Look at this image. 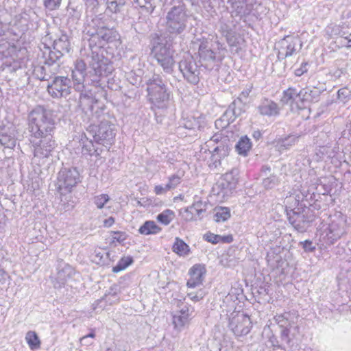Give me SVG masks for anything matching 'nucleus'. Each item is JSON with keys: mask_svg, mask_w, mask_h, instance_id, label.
<instances>
[{"mask_svg": "<svg viewBox=\"0 0 351 351\" xmlns=\"http://www.w3.org/2000/svg\"><path fill=\"white\" fill-rule=\"evenodd\" d=\"M27 121L31 136L40 139L34 147V156L49 157L56 145L52 139L56 124L54 112L43 106H37L28 114Z\"/></svg>", "mask_w": 351, "mask_h": 351, "instance_id": "f257e3e1", "label": "nucleus"}, {"mask_svg": "<svg viewBox=\"0 0 351 351\" xmlns=\"http://www.w3.org/2000/svg\"><path fill=\"white\" fill-rule=\"evenodd\" d=\"M85 32L90 36V47L94 45L102 48L106 44L119 39L118 32L108 27L106 22L99 16H97L91 20L85 29Z\"/></svg>", "mask_w": 351, "mask_h": 351, "instance_id": "f03ea898", "label": "nucleus"}, {"mask_svg": "<svg viewBox=\"0 0 351 351\" xmlns=\"http://www.w3.org/2000/svg\"><path fill=\"white\" fill-rule=\"evenodd\" d=\"M231 147L232 144L228 137L219 133L214 134L205 143L202 150L205 149L206 152L208 149L210 154L208 161L210 169H217L221 165L222 160L229 155Z\"/></svg>", "mask_w": 351, "mask_h": 351, "instance_id": "7ed1b4c3", "label": "nucleus"}, {"mask_svg": "<svg viewBox=\"0 0 351 351\" xmlns=\"http://www.w3.org/2000/svg\"><path fill=\"white\" fill-rule=\"evenodd\" d=\"M151 54L166 73H173L176 63L174 51L165 39L158 37L154 40Z\"/></svg>", "mask_w": 351, "mask_h": 351, "instance_id": "20e7f679", "label": "nucleus"}, {"mask_svg": "<svg viewBox=\"0 0 351 351\" xmlns=\"http://www.w3.org/2000/svg\"><path fill=\"white\" fill-rule=\"evenodd\" d=\"M187 21L185 5L179 3L178 5H173L167 14L166 29L171 34H180L185 30Z\"/></svg>", "mask_w": 351, "mask_h": 351, "instance_id": "39448f33", "label": "nucleus"}, {"mask_svg": "<svg viewBox=\"0 0 351 351\" xmlns=\"http://www.w3.org/2000/svg\"><path fill=\"white\" fill-rule=\"evenodd\" d=\"M147 84V90L152 104L158 108H165L169 99V93L161 77L154 75Z\"/></svg>", "mask_w": 351, "mask_h": 351, "instance_id": "423d86ee", "label": "nucleus"}, {"mask_svg": "<svg viewBox=\"0 0 351 351\" xmlns=\"http://www.w3.org/2000/svg\"><path fill=\"white\" fill-rule=\"evenodd\" d=\"M91 53L88 56V64L95 76H107L112 71V65L107 58L100 54L101 47L92 45Z\"/></svg>", "mask_w": 351, "mask_h": 351, "instance_id": "0eeeda50", "label": "nucleus"}, {"mask_svg": "<svg viewBox=\"0 0 351 351\" xmlns=\"http://www.w3.org/2000/svg\"><path fill=\"white\" fill-rule=\"evenodd\" d=\"M346 216L341 213H336L331 217L328 232L324 237L326 242L329 245L334 244L346 233Z\"/></svg>", "mask_w": 351, "mask_h": 351, "instance_id": "6e6552de", "label": "nucleus"}, {"mask_svg": "<svg viewBox=\"0 0 351 351\" xmlns=\"http://www.w3.org/2000/svg\"><path fill=\"white\" fill-rule=\"evenodd\" d=\"M252 327L250 317L241 312L232 313L229 317L228 328L237 337L247 335Z\"/></svg>", "mask_w": 351, "mask_h": 351, "instance_id": "1a4fd4ad", "label": "nucleus"}, {"mask_svg": "<svg viewBox=\"0 0 351 351\" xmlns=\"http://www.w3.org/2000/svg\"><path fill=\"white\" fill-rule=\"evenodd\" d=\"M79 181L80 173L75 168L62 169L58 176V191L62 195L71 192L72 188L75 186Z\"/></svg>", "mask_w": 351, "mask_h": 351, "instance_id": "9d476101", "label": "nucleus"}, {"mask_svg": "<svg viewBox=\"0 0 351 351\" xmlns=\"http://www.w3.org/2000/svg\"><path fill=\"white\" fill-rule=\"evenodd\" d=\"M179 70L190 84H197L200 80V68L193 58L187 55L179 62Z\"/></svg>", "mask_w": 351, "mask_h": 351, "instance_id": "9b49d317", "label": "nucleus"}, {"mask_svg": "<svg viewBox=\"0 0 351 351\" xmlns=\"http://www.w3.org/2000/svg\"><path fill=\"white\" fill-rule=\"evenodd\" d=\"M80 277L78 273L71 265L63 263L58 268L56 276L53 280V286L56 289H60L65 285L73 287V282Z\"/></svg>", "mask_w": 351, "mask_h": 351, "instance_id": "f8f14e48", "label": "nucleus"}, {"mask_svg": "<svg viewBox=\"0 0 351 351\" xmlns=\"http://www.w3.org/2000/svg\"><path fill=\"white\" fill-rule=\"evenodd\" d=\"M279 45L278 57L279 59H284L300 51L302 49L303 42L298 35H287L279 41Z\"/></svg>", "mask_w": 351, "mask_h": 351, "instance_id": "ddd939ff", "label": "nucleus"}, {"mask_svg": "<svg viewBox=\"0 0 351 351\" xmlns=\"http://www.w3.org/2000/svg\"><path fill=\"white\" fill-rule=\"evenodd\" d=\"M71 82L64 76H54L47 84V91L53 98L66 97L71 93Z\"/></svg>", "mask_w": 351, "mask_h": 351, "instance_id": "4468645a", "label": "nucleus"}, {"mask_svg": "<svg viewBox=\"0 0 351 351\" xmlns=\"http://www.w3.org/2000/svg\"><path fill=\"white\" fill-rule=\"evenodd\" d=\"M115 134L114 126L104 117L98 126L97 132L93 135V137L97 144L111 145Z\"/></svg>", "mask_w": 351, "mask_h": 351, "instance_id": "2eb2a0df", "label": "nucleus"}, {"mask_svg": "<svg viewBox=\"0 0 351 351\" xmlns=\"http://www.w3.org/2000/svg\"><path fill=\"white\" fill-rule=\"evenodd\" d=\"M287 215L289 223L300 232L306 231L307 225L311 221L310 217L306 213V210L300 211V208L287 210Z\"/></svg>", "mask_w": 351, "mask_h": 351, "instance_id": "dca6fc26", "label": "nucleus"}, {"mask_svg": "<svg viewBox=\"0 0 351 351\" xmlns=\"http://www.w3.org/2000/svg\"><path fill=\"white\" fill-rule=\"evenodd\" d=\"M198 53L202 66L211 70L216 62V53L211 49L208 40H202L199 46Z\"/></svg>", "mask_w": 351, "mask_h": 351, "instance_id": "f3484780", "label": "nucleus"}, {"mask_svg": "<svg viewBox=\"0 0 351 351\" xmlns=\"http://www.w3.org/2000/svg\"><path fill=\"white\" fill-rule=\"evenodd\" d=\"M60 64H53V66L45 63V65H36L34 66L32 75L36 78L43 80H51L58 73Z\"/></svg>", "mask_w": 351, "mask_h": 351, "instance_id": "a211bd4d", "label": "nucleus"}, {"mask_svg": "<svg viewBox=\"0 0 351 351\" xmlns=\"http://www.w3.org/2000/svg\"><path fill=\"white\" fill-rule=\"evenodd\" d=\"M86 75V64L82 60H77L75 62V69L72 71V77L75 82V88L77 90H81L84 87L83 83Z\"/></svg>", "mask_w": 351, "mask_h": 351, "instance_id": "6ab92c4d", "label": "nucleus"}, {"mask_svg": "<svg viewBox=\"0 0 351 351\" xmlns=\"http://www.w3.org/2000/svg\"><path fill=\"white\" fill-rule=\"evenodd\" d=\"M190 278L188 280L186 285L189 288H195L202 284L205 269L200 265H195L189 270Z\"/></svg>", "mask_w": 351, "mask_h": 351, "instance_id": "aec40b11", "label": "nucleus"}, {"mask_svg": "<svg viewBox=\"0 0 351 351\" xmlns=\"http://www.w3.org/2000/svg\"><path fill=\"white\" fill-rule=\"evenodd\" d=\"M253 88L252 84H249L245 90H243L240 96L237 98V100H234L228 107V109L226 110L225 114L229 115L232 114L234 117V119L240 116L242 113V109L240 106H237V104H241L242 103V98H247L252 89Z\"/></svg>", "mask_w": 351, "mask_h": 351, "instance_id": "412c9836", "label": "nucleus"}, {"mask_svg": "<svg viewBox=\"0 0 351 351\" xmlns=\"http://www.w3.org/2000/svg\"><path fill=\"white\" fill-rule=\"evenodd\" d=\"M258 110L261 115L272 117L279 114L280 108L274 101L264 99L258 106Z\"/></svg>", "mask_w": 351, "mask_h": 351, "instance_id": "4be33fe9", "label": "nucleus"}, {"mask_svg": "<svg viewBox=\"0 0 351 351\" xmlns=\"http://www.w3.org/2000/svg\"><path fill=\"white\" fill-rule=\"evenodd\" d=\"M238 180L239 170L236 168H233L223 175V182L221 184L223 188H226L230 191H232L236 189Z\"/></svg>", "mask_w": 351, "mask_h": 351, "instance_id": "5701e85b", "label": "nucleus"}, {"mask_svg": "<svg viewBox=\"0 0 351 351\" xmlns=\"http://www.w3.org/2000/svg\"><path fill=\"white\" fill-rule=\"evenodd\" d=\"M82 152L84 155L98 157L100 156L101 149L97 147L92 140H83L82 138Z\"/></svg>", "mask_w": 351, "mask_h": 351, "instance_id": "b1692460", "label": "nucleus"}, {"mask_svg": "<svg viewBox=\"0 0 351 351\" xmlns=\"http://www.w3.org/2000/svg\"><path fill=\"white\" fill-rule=\"evenodd\" d=\"M298 136L289 135L276 141V147L279 152H283L290 149L298 141Z\"/></svg>", "mask_w": 351, "mask_h": 351, "instance_id": "393cba45", "label": "nucleus"}, {"mask_svg": "<svg viewBox=\"0 0 351 351\" xmlns=\"http://www.w3.org/2000/svg\"><path fill=\"white\" fill-rule=\"evenodd\" d=\"M94 99L87 94L81 93L79 98V107L82 110L88 114L93 110Z\"/></svg>", "mask_w": 351, "mask_h": 351, "instance_id": "a878e982", "label": "nucleus"}, {"mask_svg": "<svg viewBox=\"0 0 351 351\" xmlns=\"http://www.w3.org/2000/svg\"><path fill=\"white\" fill-rule=\"evenodd\" d=\"M62 55V52H60L57 49H54V51H53L50 49H47V51L43 52L45 63L50 64V66H53V64H60L58 61Z\"/></svg>", "mask_w": 351, "mask_h": 351, "instance_id": "bb28decb", "label": "nucleus"}, {"mask_svg": "<svg viewBox=\"0 0 351 351\" xmlns=\"http://www.w3.org/2000/svg\"><path fill=\"white\" fill-rule=\"evenodd\" d=\"M53 49L62 52V53L64 52L69 53L71 50V45L68 36L62 34L58 39L55 40Z\"/></svg>", "mask_w": 351, "mask_h": 351, "instance_id": "cd10ccee", "label": "nucleus"}, {"mask_svg": "<svg viewBox=\"0 0 351 351\" xmlns=\"http://www.w3.org/2000/svg\"><path fill=\"white\" fill-rule=\"evenodd\" d=\"M235 147L239 154L246 156L252 147L250 139L246 136H242L236 145Z\"/></svg>", "mask_w": 351, "mask_h": 351, "instance_id": "c85d7f7f", "label": "nucleus"}, {"mask_svg": "<svg viewBox=\"0 0 351 351\" xmlns=\"http://www.w3.org/2000/svg\"><path fill=\"white\" fill-rule=\"evenodd\" d=\"M161 230V228L158 226L154 221H147L142 225L138 231L141 234L148 235L157 234Z\"/></svg>", "mask_w": 351, "mask_h": 351, "instance_id": "c756f323", "label": "nucleus"}, {"mask_svg": "<svg viewBox=\"0 0 351 351\" xmlns=\"http://www.w3.org/2000/svg\"><path fill=\"white\" fill-rule=\"evenodd\" d=\"M172 250L173 252L180 256H186L189 252V245L178 237L176 238Z\"/></svg>", "mask_w": 351, "mask_h": 351, "instance_id": "7c9ffc66", "label": "nucleus"}, {"mask_svg": "<svg viewBox=\"0 0 351 351\" xmlns=\"http://www.w3.org/2000/svg\"><path fill=\"white\" fill-rule=\"evenodd\" d=\"M0 143L2 146L13 149L16 145V138L11 132H0Z\"/></svg>", "mask_w": 351, "mask_h": 351, "instance_id": "2f4dec72", "label": "nucleus"}, {"mask_svg": "<svg viewBox=\"0 0 351 351\" xmlns=\"http://www.w3.org/2000/svg\"><path fill=\"white\" fill-rule=\"evenodd\" d=\"M298 90L295 88L289 87L284 90L283 96L281 98V102L283 104H290L293 106L294 101L296 100Z\"/></svg>", "mask_w": 351, "mask_h": 351, "instance_id": "473e14b6", "label": "nucleus"}, {"mask_svg": "<svg viewBox=\"0 0 351 351\" xmlns=\"http://www.w3.org/2000/svg\"><path fill=\"white\" fill-rule=\"evenodd\" d=\"M291 315L289 313L276 315L274 319L276 323L280 328H291L293 324V321L290 319Z\"/></svg>", "mask_w": 351, "mask_h": 351, "instance_id": "72a5a7b5", "label": "nucleus"}, {"mask_svg": "<svg viewBox=\"0 0 351 351\" xmlns=\"http://www.w3.org/2000/svg\"><path fill=\"white\" fill-rule=\"evenodd\" d=\"M25 339L31 350H36L40 347V341L38 335L34 331L27 332Z\"/></svg>", "mask_w": 351, "mask_h": 351, "instance_id": "f704fd0d", "label": "nucleus"}, {"mask_svg": "<svg viewBox=\"0 0 351 351\" xmlns=\"http://www.w3.org/2000/svg\"><path fill=\"white\" fill-rule=\"evenodd\" d=\"M230 217V209L227 207H219L215 209L214 215L215 221L217 222H223Z\"/></svg>", "mask_w": 351, "mask_h": 351, "instance_id": "c9c22d12", "label": "nucleus"}, {"mask_svg": "<svg viewBox=\"0 0 351 351\" xmlns=\"http://www.w3.org/2000/svg\"><path fill=\"white\" fill-rule=\"evenodd\" d=\"M175 217L174 212L170 209H166L157 216V220L163 225H168Z\"/></svg>", "mask_w": 351, "mask_h": 351, "instance_id": "e433bc0d", "label": "nucleus"}, {"mask_svg": "<svg viewBox=\"0 0 351 351\" xmlns=\"http://www.w3.org/2000/svg\"><path fill=\"white\" fill-rule=\"evenodd\" d=\"M125 2V0H106L108 9L112 13L121 12Z\"/></svg>", "mask_w": 351, "mask_h": 351, "instance_id": "4c0bfd02", "label": "nucleus"}, {"mask_svg": "<svg viewBox=\"0 0 351 351\" xmlns=\"http://www.w3.org/2000/svg\"><path fill=\"white\" fill-rule=\"evenodd\" d=\"M300 96L304 101V104L311 101L317 95V91L311 88H305L299 90Z\"/></svg>", "mask_w": 351, "mask_h": 351, "instance_id": "58836bf2", "label": "nucleus"}, {"mask_svg": "<svg viewBox=\"0 0 351 351\" xmlns=\"http://www.w3.org/2000/svg\"><path fill=\"white\" fill-rule=\"evenodd\" d=\"M133 263V258L130 256L122 258L116 266L112 268L114 273H118Z\"/></svg>", "mask_w": 351, "mask_h": 351, "instance_id": "ea45409f", "label": "nucleus"}, {"mask_svg": "<svg viewBox=\"0 0 351 351\" xmlns=\"http://www.w3.org/2000/svg\"><path fill=\"white\" fill-rule=\"evenodd\" d=\"M189 322V318L186 315H182L178 313L173 316V324L175 328L181 330Z\"/></svg>", "mask_w": 351, "mask_h": 351, "instance_id": "a19ab883", "label": "nucleus"}, {"mask_svg": "<svg viewBox=\"0 0 351 351\" xmlns=\"http://www.w3.org/2000/svg\"><path fill=\"white\" fill-rule=\"evenodd\" d=\"M199 122L193 117H187L181 121L180 125L188 130H193L198 127Z\"/></svg>", "mask_w": 351, "mask_h": 351, "instance_id": "79ce46f5", "label": "nucleus"}, {"mask_svg": "<svg viewBox=\"0 0 351 351\" xmlns=\"http://www.w3.org/2000/svg\"><path fill=\"white\" fill-rule=\"evenodd\" d=\"M141 8H144L149 14H152L155 8L150 0H134Z\"/></svg>", "mask_w": 351, "mask_h": 351, "instance_id": "37998d69", "label": "nucleus"}, {"mask_svg": "<svg viewBox=\"0 0 351 351\" xmlns=\"http://www.w3.org/2000/svg\"><path fill=\"white\" fill-rule=\"evenodd\" d=\"M109 196L106 194H101L98 196L95 197L94 203L97 206V207L99 209L102 208L105 204L108 202Z\"/></svg>", "mask_w": 351, "mask_h": 351, "instance_id": "c03bdc74", "label": "nucleus"}, {"mask_svg": "<svg viewBox=\"0 0 351 351\" xmlns=\"http://www.w3.org/2000/svg\"><path fill=\"white\" fill-rule=\"evenodd\" d=\"M181 182V178L178 175H173L169 178V182L166 184V189L171 190L175 189Z\"/></svg>", "mask_w": 351, "mask_h": 351, "instance_id": "a18cd8bd", "label": "nucleus"}, {"mask_svg": "<svg viewBox=\"0 0 351 351\" xmlns=\"http://www.w3.org/2000/svg\"><path fill=\"white\" fill-rule=\"evenodd\" d=\"M62 0H43L44 6L49 10H54L60 6Z\"/></svg>", "mask_w": 351, "mask_h": 351, "instance_id": "49530a36", "label": "nucleus"}, {"mask_svg": "<svg viewBox=\"0 0 351 351\" xmlns=\"http://www.w3.org/2000/svg\"><path fill=\"white\" fill-rule=\"evenodd\" d=\"M277 182V179L276 176H271L270 177L266 178L263 180V185L266 189H271L275 186Z\"/></svg>", "mask_w": 351, "mask_h": 351, "instance_id": "de8ad7c7", "label": "nucleus"}, {"mask_svg": "<svg viewBox=\"0 0 351 351\" xmlns=\"http://www.w3.org/2000/svg\"><path fill=\"white\" fill-rule=\"evenodd\" d=\"M204 238L208 242H210L213 244L218 243L220 242L221 236L218 234H215L213 233L208 232L204 235Z\"/></svg>", "mask_w": 351, "mask_h": 351, "instance_id": "09e8293b", "label": "nucleus"}, {"mask_svg": "<svg viewBox=\"0 0 351 351\" xmlns=\"http://www.w3.org/2000/svg\"><path fill=\"white\" fill-rule=\"evenodd\" d=\"M112 242L121 243L126 239V234L123 232H111Z\"/></svg>", "mask_w": 351, "mask_h": 351, "instance_id": "8fccbe9b", "label": "nucleus"}, {"mask_svg": "<svg viewBox=\"0 0 351 351\" xmlns=\"http://www.w3.org/2000/svg\"><path fill=\"white\" fill-rule=\"evenodd\" d=\"M300 244L302 246L304 250L306 252H313L315 250V245L310 240H306L304 241H301Z\"/></svg>", "mask_w": 351, "mask_h": 351, "instance_id": "3c124183", "label": "nucleus"}, {"mask_svg": "<svg viewBox=\"0 0 351 351\" xmlns=\"http://www.w3.org/2000/svg\"><path fill=\"white\" fill-rule=\"evenodd\" d=\"M235 262V260L234 258H230V256L229 255L223 256L221 260V265L226 267L234 266Z\"/></svg>", "mask_w": 351, "mask_h": 351, "instance_id": "603ef678", "label": "nucleus"}, {"mask_svg": "<svg viewBox=\"0 0 351 351\" xmlns=\"http://www.w3.org/2000/svg\"><path fill=\"white\" fill-rule=\"evenodd\" d=\"M182 217L186 221H193L196 219L193 214V209L190 208V206L184 209L182 213Z\"/></svg>", "mask_w": 351, "mask_h": 351, "instance_id": "864d4df0", "label": "nucleus"}, {"mask_svg": "<svg viewBox=\"0 0 351 351\" xmlns=\"http://www.w3.org/2000/svg\"><path fill=\"white\" fill-rule=\"evenodd\" d=\"M95 332L93 330H92V332H90L89 334L80 338V343L82 345H85V346L91 345L93 343V342H86V340L89 338L93 339V338H95Z\"/></svg>", "mask_w": 351, "mask_h": 351, "instance_id": "5fc2aeb1", "label": "nucleus"}, {"mask_svg": "<svg viewBox=\"0 0 351 351\" xmlns=\"http://www.w3.org/2000/svg\"><path fill=\"white\" fill-rule=\"evenodd\" d=\"M294 104L296 105L298 109L302 110L306 108L302 96H300V91L298 92L296 100L294 101Z\"/></svg>", "mask_w": 351, "mask_h": 351, "instance_id": "6e6d98bb", "label": "nucleus"}, {"mask_svg": "<svg viewBox=\"0 0 351 351\" xmlns=\"http://www.w3.org/2000/svg\"><path fill=\"white\" fill-rule=\"evenodd\" d=\"M188 296L191 300L197 302L204 297V293L203 291L198 292L197 293H188Z\"/></svg>", "mask_w": 351, "mask_h": 351, "instance_id": "4d7b16f0", "label": "nucleus"}, {"mask_svg": "<svg viewBox=\"0 0 351 351\" xmlns=\"http://www.w3.org/2000/svg\"><path fill=\"white\" fill-rule=\"evenodd\" d=\"M290 328H282L281 331V339L287 343L290 342L289 339Z\"/></svg>", "mask_w": 351, "mask_h": 351, "instance_id": "13d9d810", "label": "nucleus"}, {"mask_svg": "<svg viewBox=\"0 0 351 351\" xmlns=\"http://www.w3.org/2000/svg\"><path fill=\"white\" fill-rule=\"evenodd\" d=\"M307 63L306 62H304V63H302L300 68L296 69L295 71V75L296 76H301L304 73H306L307 72Z\"/></svg>", "mask_w": 351, "mask_h": 351, "instance_id": "bf43d9fd", "label": "nucleus"}, {"mask_svg": "<svg viewBox=\"0 0 351 351\" xmlns=\"http://www.w3.org/2000/svg\"><path fill=\"white\" fill-rule=\"evenodd\" d=\"M206 203L203 202L201 199H195L193 204L190 206V208H206Z\"/></svg>", "mask_w": 351, "mask_h": 351, "instance_id": "052dcab7", "label": "nucleus"}, {"mask_svg": "<svg viewBox=\"0 0 351 351\" xmlns=\"http://www.w3.org/2000/svg\"><path fill=\"white\" fill-rule=\"evenodd\" d=\"M168 191H170V190L166 189V185L165 186H162L161 185H157L154 187V192L157 195L164 194Z\"/></svg>", "mask_w": 351, "mask_h": 351, "instance_id": "680f3d73", "label": "nucleus"}, {"mask_svg": "<svg viewBox=\"0 0 351 351\" xmlns=\"http://www.w3.org/2000/svg\"><path fill=\"white\" fill-rule=\"evenodd\" d=\"M114 223V219L112 217H110L104 221V226L109 228Z\"/></svg>", "mask_w": 351, "mask_h": 351, "instance_id": "e2e57ef3", "label": "nucleus"}, {"mask_svg": "<svg viewBox=\"0 0 351 351\" xmlns=\"http://www.w3.org/2000/svg\"><path fill=\"white\" fill-rule=\"evenodd\" d=\"M348 95H349V91L346 88H341L340 90H338V96L339 98H341V97H343L346 98V97H348Z\"/></svg>", "mask_w": 351, "mask_h": 351, "instance_id": "0e129e2a", "label": "nucleus"}, {"mask_svg": "<svg viewBox=\"0 0 351 351\" xmlns=\"http://www.w3.org/2000/svg\"><path fill=\"white\" fill-rule=\"evenodd\" d=\"M233 237L232 235H228V236H221V240L220 241H222L223 243H230L232 242Z\"/></svg>", "mask_w": 351, "mask_h": 351, "instance_id": "69168bd1", "label": "nucleus"}, {"mask_svg": "<svg viewBox=\"0 0 351 351\" xmlns=\"http://www.w3.org/2000/svg\"><path fill=\"white\" fill-rule=\"evenodd\" d=\"M189 308L186 306L182 308L178 313L182 315H186L187 318H189L190 313H189Z\"/></svg>", "mask_w": 351, "mask_h": 351, "instance_id": "338daca9", "label": "nucleus"}, {"mask_svg": "<svg viewBox=\"0 0 351 351\" xmlns=\"http://www.w3.org/2000/svg\"><path fill=\"white\" fill-rule=\"evenodd\" d=\"M189 308L186 306L182 308L178 313L182 315H186L187 318H189L190 313H189Z\"/></svg>", "mask_w": 351, "mask_h": 351, "instance_id": "774afa93", "label": "nucleus"}]
</instances>
